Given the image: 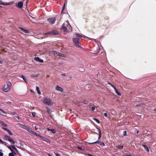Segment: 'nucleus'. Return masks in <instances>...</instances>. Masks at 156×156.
<instances>
[{"label": "nucleus", "instance_id": "nucleus-1", "mask_svg": "<svg viewBox=\"0 0 156 156\" xmlns=\"http://www.w3.org/2000/svg\"><path fill=\"white\" fill-rule=\"evenodd\" d=\"M11 83L9 81H7L6 84L3 87V90L5 92H7L9 91L11 89Z\"/></svg>", "mask_w": 156, "mask_h": 156}, {"label": "nucleus", "instance_id": "nucleus-25", "mask_svg": "<svg viewBox=\"0 0 156 156\" xmlns=\"http://www.w3.org/2000/svg\"><path fill=\"white\" fill-rule=\"evenodd\" d=\"M0 123L1 124V125L4 126H7V125L3 121H0Z\"/></svg>", "mask_w": 156, "mask_h": 156}, {"label": "nucleus", "instance_id": "nucleus-37", "mask_svg": "<svg viewBox=\"0 0 156 156\" xmlns=\"http://www.w3.org/2000/svg\"><path fill=\"white\" fill-rule=\"evenodd\" d=\"M100 145L102 146H104L105 145L104 143L102 142H101L100 143Z\"/></svg>", "mask_w": 156, "mask_h": 156}, {"label": "nucleus", "instance_id": "nucleus-9", "mask_svg": "<svg viewBox=\"0 0 156 156\" xmlns=\"http://www.w3.org/2000/svg\"><path fill=\"white\" fill-rule=\"evenodd\" d=\"M58 32L57 31L55 30H54L53 31H51L48 33L47 34H50L52 35H56L58 34Z\"/></svg>", "mask_w": 156, "mask_h": 156}, {"label": "nucleus", "instance_id": "nucleus-61", "mask_svg": "<svg viewBox=\"0 0 156 156\" xmlns=\"http://www.w3.org/2000/svg\"><path fill=\"white\" fill-rule=\"evenodd\" d=\"M139 131H137V132H136V133H137V134L138 133H139Z\"/></svg>", "mask_w": 156, "mask_h": 156}, {"label": "nucleus", "instance_id": "nucleus-21", "mask_svg": "<svg viewBox=\"0 0 156 156\" xmlns=\"http://www.w3.org/2000/svg\"><path fill=\"white\" fill-rule=\"evenodd\" d=\"M97 129L98 130V132L99 133V136L98 137V139L99 140L101 138V130L97 128Z\"/></svg>", "mask_w": 156, "mask_h": 156}, {"label": "nucleus", "instance_id": "nucleus-56", "mask_svg": "<svg viewBox=\"0 0 156 156\" xmlns=\"http://www.w3.org/2000/svg\"><path fill=\"white\" fill-rule=\"evenodd\" d=\"M30 91L31 92H34L33 90H31Z\"/></svg>", "mask_w": 156, "mask_h": 156}, {"label": "nucleus", "instance_id": "nucleus-33", "mask_svg": "<svg viewBox=\"0 0 156 156\" xmlns=\"http://www.w3.org/2000/svg\"><path fill=\"white\" fill-rule=\"evenodd\" d=\"M50 131H51L52 133H56V131L54 129H50Z\"/></svg>", "mask_w": 156, "mask_h": 156}, {"label": "nucleus", "instance_id": "nucleus-32", "mask_svg": "<svg viewBox=\"0 0 156 156\" xmlns=\"http://www.w3.org/2000/svg\"><path fill=\"white\" fill-rule=\"evenodd\" d=\"M7 132H8V133L10 135H12V132L9 130Z\"/></svg>", "mask_w": 156, "mask_h": 156}, {"label": "nucleus", "instance_id": "nucleus-51", "mask_svg": "<svg viewBox=\"0 0 156 156\" xmlns=\"http://www.w3.org/2000/svg\"><path fill=\"white\" fill-rule=\"evenodd\" d=\"M88 156H93V155H91V154H88Z\"/></svg>", "mask_w": 156, "mask_h": 156}, {"label": "nucleus", "instance_id": "nucleus-63", "mask_svg": "<svg viewBox=\"0 0 156 156\" xmlns=\"http://www.w3.org/2000/svg\"><path fill=\"white\" fill-rule=\"evenodd\" d=\"M48 155L49 156H51V155H50L49 154H48Z\"/></svg>", "mask_w": 156, "mask_h": 156}, {"label": "nucleus", "instance_id": "nucleus-31", "mask_svg": "<svg viewBox=\"0 0 156 156\" xmlns=\"http://www.w3.org/2000/svg\"><path fill=\"white\" fill-rule=\"evenodd\" d=\"M2 150H0V156H3V154L2 153Z\"/></svg>", "mask_w": 156, "mask_h": 156}, {"label": "nucleus", "instance_id": "nucleus-44", "mask_svg": "<svg viewBox=\"0 0 156 156\" xmlns=\"http://www.w3.org/2000/svg\"><path fill=\"white\" fill-rule=\"evenodd\" d=\"M37 136L41 138V137H42V136H41L39 134H37Z\"/></svg>", "mask_w": 156, "mask_h": 156}, {"label": "nucleus", "instance_id": "nucleus-57", "mask_svg": "<svg viewBox=\"0 0 156 156\" xmlns=\"http://www.w3.org/2000/svg\"><path fill=\"white\" fill-rule=\"evenodd\" d=\"M3 141L1 139L0 140V142L2 143V142Z\"/></svg>", "mask_w": 156, "mask_h": 156}, {"label": "nucleus", "instance_id": "nucleus-14", "mask_svg": "<svg viewBox=\"0 0 156 156\" xmlns=\"http://www.w3.org/2000/svg\"><path fill=\"white\" fill-rule=\"evenodd\" d=\"M20 77L23 79V80L25 82H26L27 83H28V80L26 77H25L23 75H21V76H20Z\"/></svg>", "mask_w": 156, "mask_h": 156}, {"label": "nucleus", "instance_id": "nucleus-6", "mask_svg": "<svg viewBox=\"0 0 156 156\" xmlns=\"http://www.w3.org/2000/svg\"><path fill=\"white\" fill-rule=\"evenodd\" d=\"M55 89L61 92H64L63 89L58 85H56L55 87Z\"/></svg>", "mask_w": 156, "mask_h": 156}, {"label": "nucleus", "instance_id": "nucleus-20", "mask_svg": "<svg viewBox=\"0 0 156 156\" xmlns=\"http://www.w3.org/2000/svg\"><path fill=\"white\" fill-rule=\"evenodd\" d=\"M41 139L42 140H43L45 141H46L47 142H49V140H48L47 138H46L42 136V137H41Z\"/></svg>", "mask_w": 156, "mask_h": 156}, {"label": "nucleus", "instance_id": "nucleus-35", "mask_svg": "<svg viewBox=\"0 0 156 156\" xmlns=\"http://www.w3.org/2000/svg\"><path fill=\"white\" fill-rule=\"evenodd\" d=\"M32 114L34 117H35L36 115V114L35 112H32Z\"/></svg>", "mask_w": 156, "mask_h": 156}, {"label": "nucleus", "instance_id": "nucleus-15", "mask_svg": "<svg viewBox=\"0 0 156 156\" xmlns=\"http://www.w3.org/2000/svg\"><path fill=\"white\" fill-rule=\"evenodd\" d=\"M114 90L115 91V93L117 94L119 96H121V94L120 92H119L118 90L116 89V88H115L114 89Z\"/></svg>", "mask_w": 156, "mask_h": 156}, {"label": "nucleus", "instance_id": "nucleus-18", "mask_svg": "<svg viewBox=\"0 0 156 156\" xmlns=\"http://www.w3.org/2000/svg\"><path fill=\"white\" fill-rule=\"evenodd\" d=\"M17 125H19L20 127H21L23 129H26V128L27 127L26 126L22 124H20V123H18V124H17Z\"/></svg>", "mask_w": 156, "mask_h": 156}, {"label": "nucleus", "instance_id": "nucleus-58", "mask_svg": "<svg viewBox=\"0 0 156 156\" xmlns=\"http://www.w3.org/2000/svg\"><path fill=\"white\" fill-rule=\"evenodd\" d=\"M65 5V4H64V7H63V9L62 10H63L64 9Z\"/></svg>", "mask_w": 156, "mask_h": 156}, {"label": "nucleus", "instance_id": "nucleus-8", "mask_svg": "<svg viewBox=\"0 0 156 156\" xmlns=\"http://www.w3.org/2000/svg\"><path fill=\"white\" fill-rule=\"evenodd\" d=\"M55 20V18H52L51 19H50L48 20V22L51 24H52L54 23Z\"/></svg>", "mask_w": 156, "mask_h": 156}, {"label": "nucleus", "instance_id": "nucleus-40", "mask_svg": "<svg viewBox=\"0 0 156 156\" xmlns=\"http://www.w3.org/2000/svg\"><path fill=\"white\" fill-rule=\"evenodd\" d=\"M37 133H36L34 132L33 131L32 133V134H33V135H36V136H37Z\"/></svg>", "mask_w": 156, "mask_h": 156}, {"label": "nucleus", "instance_id": "nucleus-17", "mask_svg": "<svg viewBox=\"0 0 156 156\" xmlns=\"http://www.w3.org/2000/svg\"><path fill=\"white\" fill-rule=\"evenodd\" d=\"M142 146L144 148V149L147 151V152H149V150L147 147L144 144H143Z\"/></svg>", "mask_w": 156, "mask_h": 156}, {"label": "nucleus", "instance_id": "nucleus-30", "mask_svg": "<svg viewBox=\"0 0 156 156\" xmlns=\"http://www.w3.org/2000/svg\"><path fill=\"white\" fill-rule=\"evenodd\" d=\"M93 119L95 120L99 124L100 123L99 121V120L96 119L94 118Z\"/></svg>", "mask_w": 156, "mask_h": 156}, {"label": "nucleus", "instance_id": "nucleus-22", "mask_svg": "<svg viewBox=\"0 0 156 156\" xmlns=\"http://www.w3.org/2000/svg\"><path fill=\"white\" fill-rule=\"evenodd\" d=\"M36 90L37 91V93L39 94H41V92L40 90V89H39V88L38 87H36Z\"/></svg>", "mask_w": 156, "mask_h": 156}, {"label": "nucleus", "instance_id": "nucleus-19", "mask_svg": "<svg viewBox=\"0 0 156 156\" xmlns=\"http://www.w3.org/2000/svg\"><path fill=\"white\" fill-rule=\"evenodd\" d=\"M25 129L27 130L31 134H32L33 132V131L31 129H30L27 126L26 129Z\"/></svg>", "mask_w": 156, "mask_h": 156}, {"label": "nucleus", "instance_id": "nucleus-11", "mask_svg": "<svg viewBox=\"0 0 156 156\" xmlns=\"http://www.w3.org/2000/svg\"><path fill=\"white\" fill-rule=\"evenodd\" d=\"M34 59L36 60V61H37L38 62H44V61L43 60L39 58L38 57H35L34 58Z\"/></svg>", "mask_w": 156, "mask_h": 156}, {"label": "nucleus", "instance_id": "nucleus-29", "mask_svg": "<svg viewBox=\"0 0 156 156\" xmlns=\"http://www.w3.org/2000/svg\"><path fill=\"white\" fill-rule=\"evenodd\" d=\"M11 147L13 149H15L16 151H17L18 150H17V149H16V147H15V146L14 145H11Z\"/></svg>", "mask_w": 156, "mask_h": 156}, {"label": "nucleus", "instance_id": "nucleus-12", "mask_svg": "<svg viewBox=\"0 0 156 156\" xmlns=\"http://www.w3.org/2000/svg\"><path fill=\"white\" fill-rule=\"evenodd\" d=\"M19 28L21 30H22V31L23 32L25 33H28L30 32L28 30H25L23 28L20 27Z\"/></svg>", "mask_w": 156, "mask_h": 156}, {"label": "nucleus", "instance_id": "nucleus-54", "mask_svg": "<svg viewBox=\"0 0 156 156\" xmlns=\"http://www.w3.org/2000/svg\"><path fill=\"white\" fill-rule=\"evenodd\" d=\"M47 129L48 130V131H50V129H50L49 128H47Z\"/></svg>", "mask_w": 156, "mask_h": 156}, {"label": "nucleus", "instance_id": "nucleus-16", "mask_svg": "<svg viewBox=\"0 0 156 156\" xmlns=\"http://www.w3.org/2000/svg\"><path fill=\"white\" fill-rule=\"evenodd\" d=\"M0 114L4 116L6 115V113L1 109H0Z\"/></svg>", "mask_w": 156, "mask_h": 156}, {"label": "nucleus", "instance_id": "nucleus-28", "mask_svg": "<svg viewBox=\"0 0 156 156\" xmlns=\"http://www.w3.org/2000/svg\"><path fill=\"white\" fill-rule=\"evenodd\" d=\"M16 153L14 152H12V153H10L9 154V156H14V154H15Z\"/></svg>", "mask_w": 156, "mask_h": 156}, {"label": "nucleus", "instance_id": "nucleus-59", "mask_svg": "<svg viewBox=\"0 0 156 156\" xmlns=\"http://www.w3.org/2000/svg\"><path fill=\"white\" fill-rule=\"evenodd\" d=\"M154 110L155 111H156V108H155L154 109Z\"/></svg>", "mask_w": 156, "mask_h": 156}, {"label": "nucleus", "instance_id": "nucleus-34", "mask_svg": "<svg viewBox=\"0 0 156 156\" xmlns=\"http://www.w3.org/2000/svg\"><path fill=\"white\" fill-rule=\"evenodd\" d=\"M108 84L110 85L114 89L115 88V86L112 84L111 83H109Z\"/></svg>", "mask_w": 156, "mask_h": 156}, {"label": "nucleus", "instance_id": "nucleus-64", "mask_svg": "<svg viewBox=\"0 0 156 156\" xmlns=\"http://www.w3.org/2000/svg\"><path fill=\"white\" fill-rule=\"evenodd\" d=\"M123 156H125V155H124Z\"/></svg>", "mask_w": 156, "mask_h": 156}, {"label": "nucleus", "instance_id": "nucleus-2", "mask_svg": "<svg viewBox=\"0 0 156 156\" xmlns=\"http://www.w3.org/2000/svg\"><path fill=\"white\" fill-rule=\"evenodd\" d=\"M41 100L44 103L49 105L51 106L53 105L54 103L50 98L46 97H44Z\"/></svg>", "mask_w": 156, "mask_h": 156}, {"label": "nucleus", "instance_id": "nucleus-49", "mask_svg": "<svg viewBox=\"0 0 156 156\" xmlns=\"http://www.w3.org/2000/svg\"><path fill=\"white\" fill-rule=\"evenodd\" d=\"M98 142H99V141H96V142H94V143H92L91 144L97 143H98Z\"/></svg>", "mask_w": 156, "mask_h": 156}, {"label": "nucleus", "instance_id": "nucleus-60", "mask_svg": "<svg viewBox=\"0 0 156 156\" xmlns=\"http://www.w3.org/2000/svg\"><path fill=\"white\" fill-rule=\"evenodd\" d=\"M10 102H8V104H10Z\"/></svg>", "mask_w": 156, "mask_h": 156}, {"label": "nucleus", "instance_id": "nucleus-42", "mask_svg": "<svg viewBox=\"0 0 156 156\" xmlns=\"http://www.w3.org/2000/svg\"><path fill=\"white\" fill-rule=\"evenodd\" d=\"M91 109L92 110L94 111L95 110V107L94 106H93L91 107Z\"/></svg>", "mask_w": 156, "mask_h": 156}, {"label": "nucleus", "instance_id": "nucleus-5", "mask_svg": "<svg viewBox=\"0 0 156 156\" xmlns=\"http://www.w3.org/2000/svg\"><path fill=\"white\" fill-rule=\"evenodd\" d=\"M52 53L53 54L55 55V56H60L62 57H65V56L63 54H61L59 52L56 51H52Z\"/></svg>", "mask_w": 156, "mask_h": 156}, {"label": "nucleus", "instance_id": "nucleus-41", "mask_svg": "<svg viewBox=\"0 0 156 156\" xmlns=\"http://www.w3.org/2000/svg\"><path fill=\"white\" fill-rule=\"evenodd\" d=\"M2 129H3L4 130H5L7 132V131H8L9 130V129H7L6 128H2Z\"/></svg>", "mask_w": 156, "mask_h": 156}, {"label": "nucleus", "instance_id": "nucleus-4", "mask_svg": "<svg viewBox=\"0 0 156 156\" xmlns=\"http://www.w3.org/2000/svg\"><path fill=\"white\" fill-rule=\"evenodd\" d=\"M73 41L74 45L78 48H80V44L78 41V40L76 38H73Z\"/></svg>", "mask_w": 156, "mask_h": 156}, {"label": "nucleus", "instance_id": "nucleus-55", "mask_svg": "<svg viewBox=\"0 0 156 156\" xmlns=\"http://www.w3.org/2000/svg\"><path fill=\"white\" fill-rule=\"evenodd\" d=\"M78 148L80 149H81L82 148L81 147H78Z\"/></svg>", "mask_w": 156, "mask_h": 156}, {"label": "nucleus", "instance_id": "nucleus-62", "mask_svg": "<svg viewBox=\"0 0 156 156\" xmlns=\"http://www.w3.org/2000/svg\"><path fill=\"white\" fill-rule=\"evenodd\" d=\"M2 62L1 61H0V63H2Z\"/></svg>", "mask_w": 156, "mask_h": 156}, {"label": "nucleus", "instance_id": "nucleus-52", "mask_svg": "<svg viewBox=\"0 0 156 156\" xmlns=\"http://www.w3.org/2000/svg\"><path fill=\"white\" fill-rule=\"evenodd\" d=\"M2 144H6L5 142H4L3 141H2Z\"/></svg>", "mask_w": 156, "mask_h": 156}, {"label": "nucleus", "instance_id": "nucleus-39", "mask_svg": "<svg viewBox=\"0 0 156 156\" xmlns=\"http://www.w3.org/2000/svg\"><path fill=\"white\" fill-rule=\"evenodd\" d=\"M126 131H125L123 132V135L124 136H126Z\"/></svg>", "mask_w": 156, "mask_h": 156}, {"label": "nucleus", "instance_id": "nucleus-47", "mask_svg": "<svg viewBox=\"0 0 156 156\" xmlns=\"http://www.w3.org/2000/svg\"><path fill=\"white\" fill-rule=\"evenodd\" d=\"M15 117H16L18 119H20V117L18 116L17 115V116H15Z\"/></svg>", "mask_w": 156, "mask_h": 156}, {"label": "nucleus", "instance_id": "nucleus-43", "mask_svg": "<svg viewBox=\"0 0 156 156\" xmlns=\"http://www.w3.org/2000/svg\"><path fill=\"white\" fill-rule=\"evenodd\" d=\"M34 127L36 129H37L39 128L38 126H34Z\"/></svg>", "mask_w": 156, "mask_h": 156}, {"label": "nucleus", "instance_id": "nucleus-50", "mask_svg": "<svg viewBox=\"0 0 156 156\" xmlns=\"http://www.w3.org/2000/svg\"><path fill=\"white\" fill-rule=\"evenodd\" d=\"M61 75L62 76H65V74H61Z\"/></svg>", "mask_w": 156, "mask_h": 156}, {"label": "nucleus", "instance_id": "nucleus-23", "mask_svg": "<svg viewBox=\"0 0 156 156\" xmlns=\"http://www.w3.org/2000/svg\"><path fill=\"white\" fill-rule=\"evenodd\" d=\"M116 147L117 148L119 149H122L123 147V146H120V145H118L116 146Z\"/></svg>", "mask_w": 156, "mask_h": 156}, {"label": "nucleus", "instance_id": "nucleus-45", "mask_svg": "<svg viewBox=\"0 0 156 156\" xmlns=\"http://www.w3.org/2000/svg\"><path fill=\"white\" fill-rule=\"evenodd\" d=\"M12 114L13 115H15L16 114V112H13L12 113Z\"/></svg>", "mask_w": 156, "mask_h": 156}, {"label": "nucleus", "instance_id": "nucleus-24", "mask_svg": "<svg viewBox=\"0 0 156 156\" xmlns=\"http://www.w3.org/2000/svg\"><path fill=\"white\" fill-rule=\"evenodd\" d=\"M5 140H8L9 141V140L11 139V138L8 136H5Z\"/></svg>", "mask_w": 156, "mask_h": 156}, {"label": "nucleus", "instance_id": "nucleus-27", "mask_svg": "<svg viewBox=\"0 0 156 156\" xmlns=\"http://www.w3.org/2000/svg\"><path fill=\"white\" fill-rule=\"evenodd\" d=\"M7 146V147L9 149L10 151L12 152H13V150L12 149V147H11V146H7V145H6Z\"/></svg>", "mask_w": 156, "mask_h": 156}, {"label": "nucleus", "instance_id": "nucleus-10", "mask_svg": "<svg viewBox=\"0 0 156 156\" xmlns=\"http://www.w3.org/2000/svg\"><path fill=\"white\" fill-rule=\"evenodd\" d=\"M76 37L78 40L80 39L81 37H82V35L81 34H76Z\"/></svg>", "mask_w": 156, "mask_h": 156}, {"label": "nucleus", "instance_id": "nucleus-48", "mask_svg": "<svg viewBox=\"0 0 156 156\" xmlns=\"http://www.w3.org/2000/svg\"><path fill=\"white\" fill-rule=\"evenodd\" d=\"M82 37H83L85 38H87V37H86V36H85L84 35V36L82 35Z\"/></svg>", "mask_w": 156, "mask_h": 156}, {"label": "nucleus", "instance_id": "nucleus-53", "mask_svg": "<svg viewBox=\"0 0 156 156\" xmlns=\"http://www.w3.org/2000/svg\"><path fill=\"white\" fill-rule=\"evenodd\" d=\"M2 144H6L5 142H4L3 141H2Z\"/></svg>", "mask_w": 156, "mask_h": 156}, {"label": "nucleus", "instance_id": "nucleus-46", "mask_svg": "<svg viewBox=\"0 0 156 156\" xmlns=\"http://www.w3.org/2000/svg\"><path fill=\"white\" fill-rule=\"evenodd\" d=\"M37 75H32V76L34 77H37Z\"/></svg>", "mask_w": 156, "mask_h": 156}, {"label": "nucleus", "instance_id": "nucleus-13", "mask_svg": "<svg viewBox=\"0 0 156 156\" xmlns=\"http://www.w3.org/2000/svg\"><path fill=\"white\" fill-rule=\"evenodd\" d=\"M23 3L22 2H18L17 6L19 8H21L23 7Z\"/></svg>", "mask_w": 156, "mask_h": 156}, {"label": "nucleus", "instance_id": "nucleus-26", "mask_svg": "<svg viewBox=\"0 0 156 156\" xmlns=\"http://www.w3.org/2000/svg\"><path fill=\"white\" fill-rule=\"evenodd\" d=\"M9 141L12 144H14L15 143V142L12 139H10L9 140Z\"/></svg>", "mask_w": 156, "mask_h": 156}, {"label": "nucleus", "instance_id": "nucleus-36", "mask_svg": "<svg viewBox=\"0 0 156 156\" xmlns=\"http://www.w3.org/2000/svg\"><path fill=\"white\" fill-rule=\"evenodd\" d=\"M56 156H61V155L59 154L54 153Z\"/></svg>", "mask_w": 156, "mask_h": 156}, {"label": "nucleus", "instance_id": "nucleus-7", "mask_svg": "<svg viewBox=\"0 0 156 156\" xmlns=\"http://www.w3.org/2000/svg\"><path fill=\"white\" fill-rule=\"evenodd\" d=\"M13 2H11L10 3H7V2H2V1L0 0V4L2 5H9L12 4H13Z\"/></svg>", "mask_w": 156, "mask_h": 156}, {"label": "nucleus", "instance_id": "nucleus-3", "mask_svg": "<svg viewBox=\"0 0 156 156\" xmlns=\"http://www.w3.org/2000/svg\"><path fill=\"white\" fill-rule=\"evenodd\" d=\"M67 24H65V23L63 24L62 26V29L66 33H68L69 32L67 28L65 26V25H67V27L69 29H70L72 30L71 27L69 23L67 21Z\"/></svg>", "mask_w": 156, "mask_h": 156}, {"label": "nucleus", "instance_id": "nucleus-38", "mask_svg": "<svg viewBox=\"0 0 156 156\" xmlns=\"http://www.w3.org/2000/svg\"><path fill=\"white\" fill-rule=\"evenodd\" d=\"M104 115L106 117H108V115L106 113H104Z\"/></svg>", "mask_w": 156, "mask_h": 156}]
</instances>
